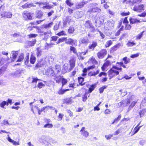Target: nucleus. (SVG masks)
<instances>
[{"label": "nucleus", "instance_id": "nucleus-5", "mask_svg": "<svg viewBox=\"0 0 146 146\" xmlns=\"http://www.w3.org/2000/svg\"><path fill=\"white\" fill-rule=\"evenodd\" d=\"M101 11V10L100 8L97 7H94L93 6L91 7L89 9L88 12H89L90 13H99Z\"/></svg>", "mask_w": 146, "mask_h": 146}, {"label": "nucleus", "instance_id": "nucleus-8", "mask_svg": "<svg viewBox=\"0 0 146 146\" xmlns=\"http://www.w3.org/2000/svg\"><path fill=\"white\" fill-rule=\"evenodd\" d=\"M85 25L87 28H89L91 32L95 31V28L89 21L86 22L85 24Z\"/></svg>", "mask_w": 146, "mask_h": 146}, {"label": "nucleus", "instance_id": "nucleus-33", "mask_svg": "<svg viewBox=\"0 0 146 146\" xmlns=\"http://www.w3.org/2000/svg\"><path fill=\"white\" fill-rule=\"evenodd\" d=\"M66 37H62L59 38L58 40L56 42V43L58 44L60 42L64 41L66 42Z\"/></svg>", "mask_w": 146, "mask_h": 146}, {"label": "nucleus", "instance_id": "nucleus-30", "mask_svg": "<svg viewBox=\"0 0 146 146\" xmlns=\"http://www.w3.org/2000/svg\"><path fill=\"white\" fill-rule=\"evenodd\" d=\"M53 24L52 22H50L48 24L44 25H43V27L44 28L47 29H48L52 26Z\"/></svg>", "mask_w": 146, "mask_h": 146}, {"label": "nucleus", "instance_id": "nucleus-47", "mask_svg": "<svg viewBox=\"0 0 146 146\" xmlns=\"http://www.w3.org/2000/svg\"><path fill=\"white\" fill-rule=\"evenodd\" d=\"M68 31L70 33H72L74 31V27L72 26L70 27L68 29Z\"/></svg>", "mask_w": 146, "mask_h": 146}, {"label": "nucleus", "instance_id": "nucleus-23", "mask_svg": "<svg viewBox=\"0 0 146 146\" xmlns=\"http://www.w3.org/2000/svg\"><path fill=\"white\" fill-rule=\"evenodd\" d=\"M12 61L13 62L15 60L16 58L18 55L17 51H13L12 52Z\"/></svg>", "mask_w": 146, "mask_h": 146}, {"label": "nucleus", "instance_id": "nucleus-52", "mask_svg": "<svg viewBox=\"0 0 146 146\" xmlns=\"http://www.w3.org/2000/svg\"><path fill=\"white\" fill-rule=\"evenodd\" d=\"M53 127V125L52 124L50 123L46 124L44 126V127H48L49 128H51Z\"/></svg>", "mask_w": 146, "mask_h": 146}, {"label": "nucleus", "instance_id": "nucleus-59", "mask_svg": "<svg viewBox=\"0 0 146 146\" xmlns=\"http://www.w3.org/2000/svg\"><path fill=\"white\" fill-rule=\"evenodd\" d=\"M12 36L13 37L15 38L19 37L21 36V35L20 33H15L12 35Z\"/></svg>", "mask_w": 146, "mask_h": 146}, {"label": "nucleus", "instance_id": "nucleus-31", "mask_svg": "<svg viewBox=\"0 0 146 146\" xmlns=\"http://www.w3.org/2000/svg\"><path fill=\"white\" fill-rule=\"evenodd\" d=\"M69 90L68 89H67L66 90L62 89V88L60 89L58 91V93L60 95H62L64 94L66 92L68 91Z\"/></svg>", "mask_w": 146, "mask_h": 146}, {"label": "nucleus", "instance_id": "nucleus-50", "mask_svg": "<svg viewBox=\"0 0 146 146\" xmlns=\"http://www.w3.org/2000/svg\"><path fill=\"white\" fill-rule=\"evenodd\" d=\"M136 103V102L134 101L133 102L131 105L129 106L128 109L129 110H130L131 108H133L135 106Z\"/></svg>", "mask_w": 146, "mask_h": 146}, {"label": "nucleus", "instance_id": "nucleus-63", "mask_svg": "<svg viewBox=\"0 0 146 146\" xmlns=\"http://www.w3.org/2000/svg\"><path fill=\"white\" fill-rule=\"evenodd\" d=\"M44 84H43L42 82H41L38 83L37 85V87L39 88H42L43 86H44Z\"/></svg>", "mask_w": 146, "mask_h": 146}, {"label": "nucleus", "instance_id": "nucleus-64", "mask_svg": "<svg viewBox=\"0 0 146 146\" xmlns=\"http://www.w3.org/2000/svg\"><path fill=\"white\" fill-rule=\"evenodd\" d=\"M116 64L119 65L121 66H122L124 68H126V66L123 64V63L122 62H117Z\"/></svg>", "mask_w": 146, "mask_h": 146}, {"label": "nucleus", "instance_id": "nucleus-54", "mask_svg": "<svg viewBox=\"0 0 146 146\" xmlns=\"http://www.w3.org/2000/svg\"><path fill=\"white\" fill-rule=\"evenodd\" d=\"M29 54H28L26 58H25V64L27 65L28 64L29 62Z\"/></svg>", "mask_w": 146, "mask_h": 146}, {"label": "nucleus", "instance_id": "nucleus-51", "mask_svg": "<svg viewBox=\"0 0 146 146\" xmlns=\"http://www.w3.org/2000/svg\"><path fill=\"white\" fill-rule=\"evenodd\" d=\"M107 87L106 86H104L100 88L99 90L100 93H102L103 92L104 89L106 88Z\"/></svg>", "mask_w": 146, "mask_h": 146}, {"label": "nucleus", "instance_id": "nucleus-35", "mask_svg": "<svg viewBox=\"0 0 146 146\" xmlns=\"http://www.w3.org/2000/svg\"><path fill=\"white\" fill-rule=\"evenodd\" d=\"M123 60L124 61V63L125 64H127L130 62V60L127 57H125L123 58Z\"/></svg>", "mask_w": 146, "mask_h": 146}, {"label": "nucleus", "instance_id": "nucleus-19", "mask_svg": "<svg viewBox=\"0 0 146 146\" xmlns=\"http://www.w3.org/2000/svg\"><path fill=\"white\" fill-rule=\"evenodd\" d=\"M121 46V45L120 43L117 44L110 49V52H113L118 48Z\"/></svg>", "mask_w": 146, "mask_h": 146}, {"label": "nucleus", "instance_id": "nucleus-61", "mask_svg": "<svg viewBox=\"0 0 146 146\" xmlns=\"http://www.w3.org/2000/svg\"><path fill=\"white\" fill-rule=\"evenodd\" d=\"M144 32V31H143L140 34H139L137 36V39H140L142 36Z\"/></svg>", "mask_w": 146, "mask_h": 146}, {"label": "nucleus", "instance_id": "nucleus-20", "mask_svg": "<svg viewBox=\"0 0 146 146\" xmlns=\"http://www.w3.org/2000/svg\"><path fill=\"white\" fill-rule=\"evenodd\" d=\"M131 101V99L129 98L125 100H122L119 103L120 104V105L121 106L123 104L125 103L126 104V105L127 106L130 104Z\"/></svg>", "mask_w": 146, "mask_h": 146}, {"label": "nucleus", "instance_id": "nucleus-16", "mask_svg": "<svg viewBox=\"0 0 146 146\" xmlns=\"http://www.w3.org/2000/svg\"><path fill=\"white\" fill-rule=\"evenodd\" d=\"M129 21L130 23L132 24L140 22V21L139 20L136 18H135L133 17L130 18L129 19Z\"/></svg>", "mask_w": 146, "mask_h": 146}, {"label": "nucleus", "instance_id": "nucleus-7", "mask_svg": "<svg viewBox=\"0 0 146 146\" xmlns=\"http://www.w3.org/2000/svg\"><path fill=\"white\" fill-rule=\"evenodd\" d=\"M12 15V14L11 12L6 11H4L1 15L2 18L6 17L8 18H11Z\"/></svg>", "mask_w": 146, "mask_h": 146}, {"label": "nucleus", "instance_id": "nucleus-34", "mask_svg": "<svg viewBox=\"0 0 146 146\" xmlns=\"http://www.w3.org/2000/svg\"><path fill=\"white\" fill-rule=\"evenodd\" d=\"M78 82L79 84L81 86H83L84 83L83 84L82 82L84 81V78L82 77H79L78 78Z\"/></svg>", "mask_w": 146, "mask_h": 146}, {"label": "nucleus", "instance_id": "nucleus-57", "mask_svg": "<svg viewBox=\"0 0 146 146\" xmlns=\"http://www.w3.org/2000/svg\"><path fill=\"white\" fill-rule=\"evenodd\" d=\"M40 48H37V56L38 57H40L41 55V51L40 50Z\"/></svg>", "mask_w": 146, "mask_h": 146}, {"label": "nucleus", "instance_id": "nucleus-11", "mask_svg": "<svg viewBox=\"0 0 146 146\" xmlns=\"http://www.w3.org/2000/svg\"><path fill=\"white\" fill-rule=\"evenodd\" d=\"M89 42L88 38L87 36L81 38L79 41L80 44H87Z\"/></svg>", "mask_w": 146, "mask_h": 146}, {"label": "nucleus", "instance_id": "nucleus-22", "mask_svg": "<svg viewBox=\"0 0 146 146\" xmlns=\"http://www.w3.org/2000/svg\"><path fill=\"white\" fill-rule=\"evenodd\" d=\"M36 60V57L33 54H32L30 58V62L31 63L33 64H34Z\"/></svg>", "mask_w": 146, "mask_h": 146}, {"label": "nucleus", "instance_id": "nucleus-4", "mask_svg": "<svg viewBox=\"0 0 146 146\" xmlns=\"http://www.w3.org/2000/svg\"><path fill=\"white\" fill-rule=\"evenodd\" d=\"M114 25V21H110L105 23L104 25V28L106 30H110L113 27Z\"/></svg>", "mask_w": 146, "mask_h": 146}, {"label": "nucleus", "instance_id": "nucleus-3", "mask_svg": "<svg viewBox=\"0 0 146 146\" xmlns=\"http://www.w3.org/2000/svg\"><path fill=\"white\" fill-rule=\"evenodd\" d=\"M144 5L143 4L135 5L133 7V10L137 12H141L144 10Z\"/></svg>", "mask_w": 146, "mask_h": 146}, {"label": "nucleus", "instance_id": "nucleus-53", "mask_svg": "<svg viewBox=\"0 0 146 146\" xmlns=\"http://www.w3.org/2000/svg\"><path fill=\"white\" fill-rule=\"evenodd\" d=\"M67 82V80L66 79L62 78V86H63Z\"/></svg>", "mask_w": 146, "mask_h": 146}, {"label": "nucleus", "instance_id": "nucleus-48", "mask_svg": "<svg viewBox=\"0 0 146 146\" xmlns=\"http://www.w3.org/2000/svg\"><path fill=\"white\" fill-rule=\"evenodd\" d=\"M121 115H118L117 117L115 118L114 120V121L115 123H117L120 120L121 118Z\"/></svg>", "mask_w": 146, "mask_h": 146}, {"label": "nucleus", "instance_id": "nucleus-2", "mask_svg": "<svg viewBox=\"0 0 146 146\" xmlns=\"http://www.w3.org/2000/svg\"><path fill=\"white\" fill-rule=\"evenodd\" d=\"M40 141L43 143L46 146H53L52 144L48 141L46 136L45 135H42L39 138Z\"/></svg>", "mask_w": 146, "mask_h": 146}, {"label": "nucleus", "instance_id": "nucleus-32", "mask_svg": "<svg viewBox=\"0 0 146 146\" xmlns=\"http://www.w3.org/2000/svg\"><path fill=\"white\" fill-rule=\"evenodd\" d=\"M146 112V108H145L143 110H140L139 113L140 115V117H142L145 114Z\"/></svg>", "mask_w": 146, "mask_h": 146}, {"label": "nucleus", "instance_id": "nucleus-12", "mask_svg": "<svg viewBox=\"0 0 146 146\" xmlns=\"http://www.w3.org/2000/svg\"><path fill=\"white\" fill-rule=\"evenodd\" d=\"M77 41L76 40H74L71 38L67 39L66 38L65 43L67 44L72 45L73 44H76Z\"/></svg>", "mask_w": 146, "mask_h": 146}, {"label": "nucleus", "instance_id": "nucleus-1", "mask_svg": "<svg viewBox=\"0 0 146 146\" xmlns=\"http://www.w3.org/2000/svg\"><path fill=\"white\" fill-rule=\"evenodd\" d=\"M116 70H119L120 71H122V68H121L118 67L117 66L113 65L112 68L108 71V74L111 79L115 75H118L119 72L118 71Z\"/></svg>", "mask_w": 146, "mask_h": 146}, {"label": "nucleus", "instance_id": "nucleus-62", "mask_svg": "<svg viewBox=\"0 0 146 146\" xmlns=\"http://www.w3.org/2000/svg\"><path fill=\"white\" fill-rule=\"evenodd\" d=\"M71 100L70 99H66L65 100L64 103H66L67 104H71Z\"/></svg>", "mask_w": 146, "mask_h": 146}, {"label": "nucleus", "instance_id": "nucleus-38", "mask_svg": "<svg viewBox=\"0 0 146 146\" xmlns=\"http://www.w3.org/2000/svg\"><path fill=\"white\" fill-rule=\"evenodd\" d=\"M142 127V126H140L139 127H136L133 129V131H134V133L133 134V135L137 133L140 129V128Z\"/></svg>", "mask_w": 146, "mask_h": 146}, {"label": "nucleus", "instance_id": "nucleus-37", "mask_svg": "<svg viewBox=\"0 0 146 146\" xmlns=\"http://www.w3.org/2000/svg\"><path fill=\"white\" fill-rule=\"evenodd\" d=\"M8 105V104L7 103V102L5 101H3L1 102L0 104V106L1 107L4 108H5L4 106L5 105Z\"/></svg>", "mask_w": 146, "mask_h": 146}, {"label": "nucleus", "instance_id": "nucleus-17", "mask_svg": "<svg viewBox=\"0 0 146 146\" xmlns=\"http://www.w3.org/2000/svg\"><path fill=\"white\" fill-rule=\"evenodd\" d=\"M7 140L9 142L11 143H13V145H19V142H17L11 139V138L9 137V135H7Z\"/></svg>", "mask_w": 146, "mask_h": 146}, {"label": "nucleus", "instance_id": "nucleus-49", "mask_svg": "<svg viewBox=\"0 0 146 146\" xmlns=\"http://www.w3.org/2000/svg\"><path fill=\"white\" fill-rule=\"evenodd\" d=\"M66 3L67 5L69 6L70 7H71L72 5H73V4L72 3L70 0H67L66 1Z\"/></svg>", "mask_w": 146, "mask_h": 146}, {"label": "nucleus", "instance_id": "nucleus-6", "mask_svg": "<svg viewBox=\"0 0 146 146\" xmlns=\"http://www.w3.org/2000/svg\"><path fill=\"white\" fill-rule=\"evenodd\" d=\"M106 54V50L105 49H102L98 52L97 55L99 58L102 59L103 58Z\"/></svg>", "mask_w": 146, "mask_h": 146}, {"label": "nucleus", "instance_id": "nucleus-45", "mask_svg": "<svg viewBox=\"0 0 146 146\" xmlns=\"http://www.w3.org/2000/svg\"><path fill=\"white\" fill-rule=\"evenodd\" d=\"M128 46L129 47H131L135 45V43L134 42H128L127 44Z\"/></svg>", "mask_w": 146, "mask_h": 146}, {"label": "nucleus", "instance_id": "nucleus-40", "mask_svg": "<svg viewBox=\"0 0 146 146\" xmlns=\"http://www.w3.org/2000/svg\"><path fill=\"white\" fill-rule=\"evenodd\" d=\"M112 42L111 40H109L107 41L106 44L105 46L106 47H109L112 44Z\"/></svg>", "mask_w": 146, "mask_h": 146}, {"label": "nucleus", "instance_id": "nucleus-10", "mask_svg": "<svg viewBox=\"0 0 146 146\" xmlns=\"http://www.w3.org/2000/svg\"><path fill=\"white\" fill-rule=\"evenodd\" d=\"M85 128L83 127L80 130V133L81 135L85 138H87L89 135V133L85 129Z\"/></svg>", "mask_w": 146, "mask_h": 146}, {"label": "nucleus", "instance_id": "nucleus-36", "mask_svg": "<svg viewBox=\"0 0 146 146\" xmlns=\"http://www.w3.org/2000/svg\"><path fill=\"white\" fill-rule=\"evenodd\" d=\"M24 58V54H21L19 56V58L17 60V62H20L22 61Z\"/></svg>", "mask_w": 146, "mask_h": 146}, {"label": "nucleus", "instance_id": "nucleus-29", "mask_svg": "<svg viewBox=\"0 0 146 146\" xmlns=\"http://www.w3.org/2000/svg\"><path fill=\"white\" fill-rule=\"evenodd\" d=\"M41 33H42V34H41V35H44V39L45 40H47V39H48L49 37V33L47 32H45L44 33H43V32H41Z\"/></svg>", "mask_w": 146, "mask_h": 146}, {"label": "nucleus", "instance_id": "nucleus-41", "mask_svg": "<svg viewBox=\"0 0 146 146\" xmlns=\"http://www.w3.org/2000/svg\"><path fill=\"white\" fill-rule=\"evenodd\" d=\"M68 69V64H65L63 66V70L65 72H67Z\"/></svg>", "mask_w": 146, "mask_h": 146}, {"label": "nucleus", "instance_id": "nucleus-26", "mask_svg": "<svg viewBox=\"0 0 146 146\" xmlns=\"http://www.w3.org/2000/svg\"><path fill=\"white\" fill-rule=\"evenodd\" d=\"M110 64V62L109 60H107L104 64L102 67V70H104V69L108 66Z\"/></svg>", "mask_w": 146, "mask_h": 146}, {"label": "nucleus", "instance_id": "nucleus-24", "mask_svg": "<svg viewBox=\"0 0 146 146\" xmlns=\"http://www.w3.org/2000/svg\"><path fill=\"white\" fill-rule=\"evenodd\" d=\"M55 73H59L61 70L60 66L59 65H56L54 68H53Z\"/></svg>", "mask_w": 146, "mask_h": 146}, {"label": "nucleus", "instance_id": "nucleus-43", "mask_svg": "<svg viewBox=\"0 0 146 146\" xmlns=\"http://www.w3.org/2000/svg\"><path fill=\"white\" fill-rule=\"evenodd\" d=\"M21 73V71L20 70H17L13 74V76L15 77L17 76V75L20 74Z\"/></svg>", "mask_w": 146, "mask_h": 146}, {"label": "nucleus", "instance_id": "nucleus-21", "mask_svg": "<svg viewBox=\"0 0 146 146\" xmlns=\"http://www.w3.org/2000/svg\"><path fill=\"white\" fill-rule=\"evenodd\" d=\"M43 59H42L41 61L39 62L36 65L35 67L38 68L41 67L42 65H44L46 63V61L44 60V61L42 62Z\"/></svg>", "mask_w": 146, "mask_h": 146}, {"label": "nucleus", "instance_id": "nucleus-25", "mask_svg": "<svg viewBox=\"0 0 146 146\" xmlns=\"http://www.w3.org/2000/svg\"><path fill=\"white\" fill-rule=\"evenodd\" d=\"M96 87V85L95 84H93L90 85V87L89 88L88 91L87 93H90Z\"/></svg>", "mask_w": 146, "mask_h": 146}, {"label": "nucleus", "instance_id": "nucleus-28", "mask_svg": "<svg viewBox=\"0 0 146 146\" xmlns=\"http://www.w3.org/2000/svg\"><path fill=\"white\" fill-rule=\"evenodd\" d=\"M54 79L56 81L57 83H59L61 80V77L60 76H54Z\"/></svg>", "mask_w": 146, "mask_h": 146}, {"label": "nucleus", "instance_id": "nucleus-27", "mask_svg": "<svg viewBox=\"0 0 146 146\" xmlns=\"http://www.w3.org/2000/svg\"><path fill=\"white\" fill-rule=\"evenodd\" d=\"M36 40L35 39L32 41H27V43L29 46H33L35 43Z\"/></svg>", "mask_w": 146, "mask_h": 146}, {"label": "nucleus", "instance_id": "nucleus-58", "mask_svg": "<svg viewBox=\"0 0 146 146\" xmlns=\"http://www.w3.org/2000/svg\"><path fill=\"white\" fill-rule=\"evenodd\" d=\"M84 5V3L83 2L79 3L76 5V7L78 9L82 7Z\"/></svg>", "mask_w": 146, "mask_h": 146}, {"label": "nucleus", "instance_id": "nucleus-46", "mask_svg": "<svg viewBox=\"0 0 146 146\" xmlns=\"http://www.w3.org/2000/svg\"><path fill=\"white\" fill-rule=\"evenodd\" d=\"M87 93H88L86 92L82 97V100L84 102L86 101L87 99Z\"/></svg>", "mask_w": 146, "mask_h": 146}, {"label": "nucleus", "instance_id": "nucleus-13", "mask_svg": "<svg viewBox=\"0 0 146 146\" xmlns=\"http://www.w3.org/2000/svg\"><path fill=\"white\" fill-rule=\"evenodd\" d=\"M70 68L68 69V71H71L75 66V61L74 59H72L69 60Z\"/></svg>", "mask_w": 146, "mask_h": 146}, {"label": "nucleus", "instance_id": "nucleus-42", "mask_svg": "<svg viewBox=\"0 0 146 146\" xmlns=\"http://www.w3.org/2000/svg\"><path fill=\"white\" fill-rule=\"evenodd\" d=\"M37 17L39 19L41 18L43 15L42 12L41 11H39L37 14Z\"/></svg>", "mask_w": 146, "mask_h": 146}, {"label": "nucleus", "instance_id": "nucleus-55", "mask_svg": "<svg viewBox=\"0 0 146 146\" xmlns=\"http://www.w3.org/2000/svg\"><path fill=\"white\" fill-rule=\"evenodd\" d=\"M90 61L93 64H97V62L96 61L95 59L92 57L91 58Z\"/></svg>", "mask_w": 146, "mask_h": 146}, {"label": "nucleus", "instance_id": "nucleus-56", "mask_svg": "<svg viewBox=\"0 0 146 146\" xmlns=\"http://www.w3.org/2000/svg\"><path fill=\"white\" fill-rule=\"evenodd\" d=\"M70 50L71 51H72L74 53L76 54L77 53L76 49L74 47L71 46L70 48Z\"/></svg>", "mask_w": 146, "mask_h": 146}, {"label": "nucleus", "instance_id": "nucleus-60", "mask_svg": "<svg viewBox=\"0 0 146 146\" xmlns=\"http://www.w3.org/2000/svg\"><path fill=\"white\" fill-rule=\"evenodd\" d=\"M58 38V37L57 36H52L51 38L50 41H56Z\"/></svg>", "mask_w": 146, "mask_h": 146}, {"label": "nucleus", "instance_id": "nucleus-15", "mask_svg": "<svg viewBox=\"0 0 146 146\" xmlns=\"http://www.w3.org/2000/svg\"><path fill=\"white\" fill-rule=\"evenodd\" d=\"M23 17L24 18V19L25 20L27 19L31 20L32 19L31 14L30 13H23Z\"/></svg>", "mask_w": 146, "mask_h": 146}, {"label": "nucleus", "instance_id": "nucleus-14", "mask_svg": "<svg viewBox=\"0 0 146 146\" xmlns=\"http://www.w3.org/2000/svg\"><path fill=\"white\" fill-rule=\"evenodd\" d=\"M46 72L48 73V75H50L51 76H53L55 74L54 69L53 68L50 67L46 71Z\"/></svg>", "mask_w": 146, "mask_h": 146}, {"label": "nucleus", "instance_id": "nucleus-18", "mask_svg": "<svg viewBox=\"0 0 146 146\" xmlns=\"http://www.w3.org/2000/svg\"><path fill=\"white\" fill-rule=\"evenodd\" d=\"M97 46V43L96 42L93 41L91 44L88 46L89 49L94 50V48Z\"/></svg>", "mask_w": 146, "mask_h": 146}, {"label": "nucleus", "instance_id": "nucleus-44", "mask_svg": "<svg viewBox=\"0 0 146 146\" xmlns=\"http://www.w3.org/2000/svg\"><path fill=\"white\" fill-rule=\"evenodd\" d=\"M53 5L50 6L49 5H46L42 7V8L43 9H50L51 8H53Z\"/></svg>", "mask_w": 146, "mask_h": 146}, {"label": "nucleus", "instance_id": "nucleus-9", "mask_svg": "<svg viewBox=\"0 0 146 146\" xmlns=\"http://www.w3.org/2000/svg\"><path fill=\"white\" fill-rule=\"evenodd\" d=\"M104 22V19L103 17L100 18V17H99L97 18V19L96 21L95 22V25L97 27H100Z\"/></svg>", "mask_w": 146, "mask_h": 146}, {"label": "nucleus", "instance_id": "nucleus-39", "mask_svg": "<svg viewBox=\"0 0 146 146\" xmlns=\"http://www.w3.org/2000/svg\"><path fill=\"white\" fill-rule=\"evenodd\" d=\"M146 106V98H145L142 100L140 105V107H141L142 106Z\"/></svg>", "mask_w": 146, "mask_h": 146}]
</instances>
